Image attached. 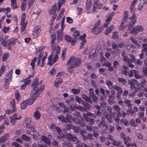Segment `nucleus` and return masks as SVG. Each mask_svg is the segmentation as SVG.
Instances as JSON below:
<instances>
[{
    "mask_svg": "<svg viewBox=\"0 0 147 147\" xmlns=\"http://www.w3.org/2000/svg\"><path fill=\"white\" fill-rule=\"evenodd\" d=\"M56 36L54 34H53L51 35V46L53 45V46H54V47H55V45L54 46L53 45V43L54 42V41L56 40Z\"/></svg>",
    "mask_w": 147,
    "mask_h": 147,
    "instance_id": "nucleus-49",
    "label": "nucleus"
},
{
    "mask_svg": "<svg viewBox=\"0 0 147 147\" xmlns=\"http://www.w3.org/2000/svg\"><path fill=\"white\" fill-rule=\"evenodd\" d=\"M8 134H5L0 138V143H3L5 142L8 138Z\"/></svg>",
    "mask_w": 147,
    "mask_h": 147,
    "instance_id": "nucleus-17",
    "label": "nucleus"
},
{
    "mask_svg": "<svg viewBox=\"0 0 147 147\" xmlns=\"http://www.w3.org/2000/svg\"><path fill=\"white\" fill-rule=\"evenodd\" d=\"M40 138L42 141L47 144L49 146L51 145V141L49 139L45 136H42Z\"/></svg>",
    "mask_w": 147,
    "mask_h": 147,
    "instance_id": "nucleus-10",
    "label": "nucleus"
},
{
    "mask_svg": "<svg viewBox=\"0 0 147 147\" xmlns=\"http://www.w3.org/2000/svg\"><path fill=\"white\" fill-rule=\"evenodd\" d=\"M13 73V71L12 70L10 71L8 73V74L6 76L5 78L9 79V80H10L12 78V74Z\"/></svg>",
    "mask_w": 147,
    "mask_h": 147,
    "instance_id": "nucleus-36",
    "label": "nucleus"
},
{
    "mask_svg": "<svg viewBox=\"0 0 147 147\" xmlns=\"http://www.w3.org/2000/svg\"><path fill=\"white\" fill-rule=\"evenodd\" d=\"M142 69L144 74L147 77V67H143L142 68Z\"/></svg>",
    "mask_w": 147,
    "mask_h": 147,
    "instance_id": "nucleus-60",
    "label": "nucleus"
},
{
    "mask_svg": "<svg viewBox=\"0 0 147 147\" xmlns=\"http://www.w3.org/2000/svg\"><path fill=\"white\" fill-rule=\"evenodd\" d=\"M11 107L12 108V112H13L16 110V105H15V99H13L10 102Z\"/></svg>",
    "mask_w": 147,
    "mask_h": 147,
    "instance_id": "nucleus-20",
    "label": "nucleus"
},
{
    "mask_svg": "<svg viewBox=\"0 0 147 147\" xmlns=\"http://www.w3.org/2000/svg\"><path fill=\"white\" fill-rule=\"evenodd\" d=\"M114 26L113 25H111L105 31V34L107 35L111 32L113 30L114 28Z\"/></svg>",
    "mask_w": 147,
    "mask_h": 147,
    "instance_id": "nucleus-22",
    "label": "nucleus"
},
{
    "mask_svg": "<svg viewBox=\"0 0 147 147\" xmlns=\"http://www.w3.org/2000/svg\"><path fill=\"white\" fill-rule=\"evenodd\" d=\"M136 15L135 14H133L129 18V19L130 21L129 23L130 27H133L136 22V19L135 18Z\"/></svg>",
    "mask_w": 147,
    "mask_h": 147,
    "instance_id": "nucleus-7",
    "label": "nucleus"
},
{
    "mask_svg": "<svg viewBox=\"0 0 147 147\" xmlns=\"http://www.w3.org/2000/svg\"><path fill=\"white\" fill-rule=\"evenodd\" d=\"M134 74L135 77L136 78L140 79L141 78V76L139 75V72L136 70L132 69L130 71V74H129V76H131Z\"/></svg>",
    "mask_w": 147,
    "mask_h": 147,
    "instance_id": "nucleus-9",
    "label": "nucleus"
},
{
    "mask_svg": "<svg viewBox=\"0 0 147 147\" xmlns=\"http://www.w3.org/2000/svg\"><path fill=\"white\" fill-rule=\"evenodd\" d=\"M16 0H11V6L12 9H14L18 7L17 5Z\"/></svg>",
    "mask_w": 147,
    "mask_h": 147,
    "instance_id": "nucleus-25",
    "label": "nucleus"
},
{
    "mask_svg": "<svg viewBox=\"0 0 147 147\" xmlns=\"http://www.w3.org/2000/svg\"><path fill=\"white\" fill-rule=\"evenodd\" d=\"M64 114H69L70 112V109L66 107L64 108L63 110L62 111Z\"/></svg>",
    "mask_w": 147,
    "mask_h": 147,
    "instance_id": "nucleus-41",
    "label": "nucleus"
},
{
    "mask_svg": "<svg viewBox=\"0 0 147 147\" xmlns=\"http://www.w3.org/2000/svg\"><path fill=\"white\" fill-rule=\"evenodd\" d=\"M83 105L85 107L88 109H90L91 108V106L88 103H86Z\"/></svg>",
    "mask_w": 147,
    "mask_h": 147,
    "instance_id": "nucleus-64",
    "label": "nucleus"
},
{
    "mask_svg": "<svg viewBox=\"0 0 147 147\" xmlns=\"http://www.w3.org/2000/svg\"><path fill=\"white\" fill-rule=\"evenodd\" d=\"M40 32V29L39 26H37L35 28L34 30V33L36 35H38L39 34Z\"/></svg>",
    "mask_w": 147,
    "mask_h": 147,
    "instance_id": "nucleus-35",
    "label": "nucleus"
},
{
    "mask_svg": "<svg viewBox=\"0 0 147 147\" xmlns=\"http://www.w3.org/2000/svg\"><path fill=\"white\" fill-rule=\"evenodd\" d=\"M106 84L109 87H111V89H112V88L113 86V84L109 80H107L106 81Z\"/></svg>",
    "mask_w": 147,
    "mask_h": 147,
    "instance_id": "nucleus-53",
    "label": "nucleus"
},
{
    "mask_svg": "<svg viewBox=\"0 0 147 147\" xmlns=\"http://www.w3.org/2000/svg\"><path fill=\"white\" fill-rule=\"evenodd\" d=\"M83 120V118H81L82 120H79L78 118H77L76 120L75 121L77 125H79L83 127L85 126V123L82 120Z\"/></svg>",
    "mask_w": 147,
    "mask_h": 147,
    "instance_id": "nucleus-14",
    "label": "nucleus"
},
{
    "mask_svg": "<svg viewBox=\"0 0 147 147\" xmlns=\"http://www.w3.org/2000/svg\"><path fill=\"white\" fill-rule=\"evenodd\" d=\"M58 118L61 121L63 122L66 123L68 122V121H66L65 117L64 116L61 115L59 116H58Z\"/></svg>",
    "mask_w": 147,
    "mask_h": 147,
    "instance_id": "nucleus-32",
    "label": "nucleus"
},
{
    "mask_svg": "<svg viewBox=\"0 0 147 147\" xmlns=\"http://www.w3.org/2000/svg\"><path fill=\"white\" fill-rule=\"evenodd\" d=\"M100 105L102 107L105 108L107 106V103L103 101H102L100 103Z\"/></svg>",
    "mask_w": 147,
    "mask_h": 147,
    "instance_id": "nucleus-58",
    "label": "nucleus"
},
{
    "mask_svg": "<svg viewBox=\"0 0 147 147\" xmlns=\"http://www.w3.org/2000/svg\"><path fill=\"white\" fill-rule=\"evenodd\" d=\"M82 62V61L80 58H76V57H71L68 61L67 64V65H69L71 63V68L73 69L79 66L80 65Z\"/></svg>",
    "mask_w": 147,
    "mask_h": 147,
    "instance_id": "nucleus-2",
    "label": "nucleus"
},
{
    "mask_svg": "<svg viewBox=\"0 0 147 147\" xmlns=\"http://www.w3.org/2000/svg\"><path fill=\"white\" fill-rule=\"evenodd\" d=\"M113 89L116 90L117 91V94H121L122 92V89L119 86L115 85L112 87Z\"/></svg>",
    "mask_w": 147,
    "mask_h": 147,
    "instance_id": "nucleus-19",
    "label": "nucleus"
},
{
    "mask_svg": "<svg viewBox=\"0 0 147 147\" xmlns=\"http://www.w3.org/2000/svg\"><path fill=\"white\" fill-rule=\"evenodd\" d=\"M103 30V27H100L99 28L97 29L96 30H95L94 34L96 35L99 34Z\"/></svg>",
    "mask_w": 147,
    "mask_h": 147,
    "instance_id": "nucleus-33",
    "label": "nucleus"
},
{
    "mask_svg": "<svg viewBox=\"0 0 147 147\" xmlns=\"http://www.w3.org/2000/svg\"><path fill=\"white\" fill-rule=\"evenodd\" d=\"M38 78H36L32 82L31 86L33 88H36L37 86L41 84V82L40 83L38 82Z\"/></svg>",
    "mask_w": 147,
    "mask_h": 147,
    "instance_id": "nucleus-12",
    "label": "nucleus"
},
{
    "mask_svg": "<svg viewBox=\"0 0 147 147\" xmlns=\"http://www.w3.org/2000/svg\"><path fill=\"white\" fill-rule=\"evenodd\" d=\"M136 2L133 1L130 6V10L132 13H134L135 10V5Z\"/></svg>",
    "mask_w": 147,
    "mask_h": 147,
    "instance_id": "nucleus-27",
    "label": "nucleus"
},
{
    "mask_svg": "<svg viewBox=\"0 0 147 147\" xmlns=\"http://www.w3.org/2000/svg\"><path fill=\"white\" fill-rule=\"evenodd\" d=\"M65 40L68 42H70L71 40V38L69 35H65Z\"/></svg>",
    "mask_w": 147,
    "mask_h": 147,
    "instance_id": "nucleus-47",
    "label": "nucleus"
},
{
    "mask_svg": "<svg viewBox=\"0 0 147 147\" xmlns=\"http://www.w3.org/2000/svg\"><path fill=\"white\" fill-rule=\"evenodd\" d=\"M27 24V22L26 21H25V23H22H22H20V25L21 26V29L22 32H23L24 31Z\"/></svg>",
    "mask_w": 147,
    "mask_h": 147,
    "instance_id": "nucleus-31",
    "label": "nucleus"
},
{
    "mask_svg": "<svg viewBox=\"0 0 147 147\" xmlns=\"http://www.w3.org/2000/svg\"><path fill=\"white\" fill-rule=\"evenodd\" d=\"M40 92L38 90L37 88H33L32 91L31 95L32 96V98L30 99L31 100H33L34 102L36 98L40 94Z\"/></svg>",
    "mask_w": 147,
    "mask_h": 147,
    "instance_id": "nucleus-3",
    "label": "nucleus"
},
{
    "mask_svg": "<svg viewBox=\"0 0 147 147\" xmlns=\"http://www.w3.org/2000/svg\"><path fill=\"white\" fill-rule=\"evenodd\" d=\"M122 142L120 141H116L113 140L112 142V144L115 146H119V147H124L122 144Z\"/></svg>",
    "mask_w": 147,
    "mask_h": 147,
    "instance_id": "nucleus-15",
    "label": "nucleus"
},
{
    "mask_svg": "<svg viewBox=\"0 0 147 147\" xmlns=\"http://www.w3.org/2000/svg\"><path fill=\"white\" fill-rule=\"evenodd\" d=\"M26 18L25 13H23L22 14L21 17V23L22 24V23H25V20Z\"/></svg>",
    "mask_w": 147,
    "mask_h": 147,
    "instance_id": "nucleus-56",
    "label": "nucleus"
},
{
    "mask_svg": "<svg viewBox=\"0 0 147 147\" xmlns=\"http://www.w3.org/2000/svg\"><path fill=\"white\" fill-rule=\"evenodd\" d=\"M22 81L23 82H24V84L27 85L28 84H29L30 83L31 80L30 79L26 78L24 80H23Z\"/></svg>",
    "mask_w": 147,
    "mask_h": 147,
    "instance_id": "nucleus-52",
    "label": "nucleus"
},
{
    "mask_svg": "<svg viewBox=\"0 0 147 147\" xmlns=\"http://www.w3.org/2000/svg\"><path fill=\"white\" fill-rule=\"evenodd\" d=\"M143 30V27L140 25H137L134 27L130 31L129 33L136 34Z\"/></svg>",
    "mask_w": 147,
    "mask_h": 147,
    "instance_id": "nucleus-4",
    "label": "nucleus"
},
{
    "mask_svg": "<svg viewBox=\"0 0 147 147\" xmlns=\"http://www.w3.org/2000/svg\"><path fill=\"white\" fill-rule=\"evenodd\" d=\"M65 128L67 130H69L71 129H73L74 125L72 124H66L65 125Z\"/></svg>",
    "mask_w": 147,
    "mask_h": 147,
    "instance_id": "nucleus-43",
    "label": "nucleus"
},
{
    "mask_svg": "<svg viewBox=\"0 0 147 147\" xmlns=\"http://www.w3.org/2000/svg\"><path fill=\"white\" fill-rule=\"evenodd\" d=\"M11 146H14L15 147H22V146L21 145L16 142H12L11 144Z\"/></svg>",
    "mask_w": 147,
    "mask_h": 147,
    "instance_id": "nucleus-57",
    "label": "nucleus"
},
{
    "mask_svg": "<svg viewBox=\"0 0 147 147\" xmlns=\"http://www.w3.org/2000/svg\"><path fill=\"white\" fill-rule=\"evenodd\" d=\"M130 124L132 126L134 127H136L137 125L136 124L135 121L133 119H131L130 121Z\"/></svg>",
    "mask_w": 147,
    "mask_h": 147,
    "instance_id": "nucleus-63",
    "label": "nucleus"
},
{
    "mask_svg": "<svg viewBox=\"0 0 147 147\" xmlns=\"http://www.w3.org/2000/svg\"><path fill=\"white\" fill-rule=\"evenodd\" d=\"M62 145L64 147H72V144L69 142H63L62 143Z\"/></svg>",
    "mask_w": 147,
    "mask_h": 147,
    "instance_id": "nucleus-45",
    "label": "nucleus"
},
{
    "mask_svg": "<svg viewBox=\"0 0 147 147\" xmlns=\"http://www.w3.org/2000/svg\"><path fill=\"white\" fill-rule=\"evenodd\" d=\"M26 127L29 129H31L32 126L31 119L28 118H26L25 119Z\"/></svg>",
    "mask_w": 147,
    "mask_h": 147,
    "instance_id": "nucleus-11",
    "label": "nucleus"
},
{
    "mask_svg": "<svg viewBox=\"0 0 147 147\" xmlns=\"http://www.w3.org/2000/svg\"><path fill=\"white\" fill-rule=\"evenodd\" d=\"M9 56V54L7 53H4L3 56L2 61L3 62L5 61Z\"/></svg>",
    "mask_w": 147,
    "mask_h": 147,
    "instance_id": "nucleus-42",
    "label": "nucleus"
},
{
    "mask_svg": "<svg viewBox=\"0 0 147 147\" xmlns=\"http://www.w3.org/2000/svg\"><path fill=\"white\" fill-rule=\"evenodd\" d=\"M118 81L119 82L122 83L124 85L127 83L126 81L124 78H118Z\"/></svg>",
    "mask_w": 147,
    "mask_h": 147,
    "instance_id": "nucleus-44",
    "label": "nucleus"
},
{
    "mask_svg": "<svg viewBox=\"0 0 147 147\" xmlns=\"http://www.w3.org/2000/svg\"><path fill=\"white\" fill-rule=\"evenodd\" d=\"M70 109L72 111L76 110L78 108V107L75 105H71L70 106Z\"/></svg>",
    "mask_w": 147,
    "mask_h": 147,
    "instance_id": "nucleus-62",
    "label": "nucleus"
},
{
    "mask_svg": "<svg viewBox=\"0 0 147 147\" xmlns=\"http://www.w3.org/2000/svg\"><path fill=\"white\" fill-rule=\"evenodd\" d=\"M33 103V100L30 99L26 101H23L21 104V107L22 109H25L28 105H30Z\"/></svg>",
    "mask_w": 147,
    "mask_h": 147,
    "instance_id": "nucleus-5",
    "label": "nucleus"
},
{
    "mask_svg": "<svg viewBox=\"0 0 147 147\" xmlns=\"http://www.w3.org/2000/svg\"><path fill=\"white\" fill-rule=\"evenodd\" d=\"M83 98L87 102L92 104L93 102L91 98L85 94H83L82 95Z\"/></svg>",
    "mask_w": 147,
    "mask_h": 147,
    "instance_id": "nucleus-18",
    "label": "nucleus"
},
{
    "mask_svg": "<svg viewBox=\"0 0 147 147\" xmlns=\"http://www.w3.org/2000/svg\"><path fill=\"white\" fill-rule=\"evenodd\" d=\"M52 144L53 146V147H55L56 146H58V143L56 140H53V141L51 142V144Z\"/></svg>",
    "mask_w": 147,
    "mask_h": 147,
    "instance_id": "nucleus-54",
    "label": "nucleus"
},
{
    "mask_svg": "<svg viewBox=\"0 0 147 147\" xmlns=\"http://www.w3.org/2000/svg\"><path fill=\"white\" fill-rule=\"evenodd\" d=\"M103 118H102L101 121L100 122V124L103 127H105V129H106L107 128V126L106 125L105 121L103 120Z\"/></svg>",
    "mask_w": 147,
    "mask_h": 147,
    "instance_id": "nucleus-38",
    "label": "nucleus"
},
{
    "mask_svg": "<svg viewBox=\"0 0 147 147\" xmlns=\"http://www.w3.org/2000/svg\"><path fill=\"white\" fill-rule=\"evenodd\" d=\"M52 48L53 52L49 57L48 62V64L50 66H52L56 61L60 50V48L56 44L55 45L54 47L52 45Z\"/></svg>",
    "mask_w": 147,
    "mask_h": 147,
    "instance_id": "nucleus-1",
    "label": "nucleus"
},
{
    "mask_svg": "<svg viewBox=\"0 0 147 147\" xmlns=\"http://www.w3.org/2000/svg\"><path fill=\"white\" fill-rule=\"evenodd\" d=\"M120 123L121 124H123L125 126H127L129 124L128 122L126 119H121L120 120Z\"/></svg>",
    "mask_w": 147,
    "mask_h": 147,
    "instance_id": "nucleus-40",
    "label": "nucleus"
},
{
    "mask_svg": "<svg viewBox=\"0 0 147 147\" xmlns=\"http://www.w3.org/2000/svg\"><path fill=\"white\" fill-rule=\"evenodd\" d=\"M76 144V147H89L87 145L79 141L77 142Z\"/></svg>",
    "mask_w": 147,
    "mask_h": 147,
    "instance_id": "nucleus-21",
    "label": "nucleus"
},
{
    "mask_svg": "<svg viewBox=\"0 0 147 147\" xmlns=\"http://www.w3.org/2000/svg\"><path fill=\"white\" fill-rule=\"evenodd\" d=\"M34 117L36 119H38L40 116V114L38 111H35L34 113Z\"/></svg>",
    "mask_w": 147,
    "mask_h": 147,
    "instance_id": "nucleus-28",
    "label": "nucleus"
},
{
    "mask_svg": "<svg viewBox=\"0 0 147 147\" xmlns=\"http://www.w3.org/2000/svg\"><path fill=\"white\" fill-rule=\"evenodd\" d=\"M105 117L107 119L108 121L110 123H111L113 121V120L111 117L109 115L107 114L105 116Z\"/></svg>",
    "mask_w": 147,
    "mask_h": 147,
    "instance_id": "nucleus-51",
    "label": "nucleus"
},
{
    "mask_svg": "<svg viewBox=\"0 0 147 147\" xmlns=\"http://www.w3.org/2000/svg\"><path fill=\"white\" fill-rule=\"evenodd\" d=\"M118 37L119 36L117 32L116 31L113 32L112 35V38L113 39H115L118 38Z\"/></svg>",
    "mask_w": 147,
    "mask_h": 147,
    "instance_id": "nucleus-50",
    "label": "nucleus"
},
{
    "mask_svg": "<svg viewBox=\"0 0 147 147\" xmlns=\"http://www.w3.org/2000/svg\"><path fill=\"white\" fill-rule=\"evenodd\" d=\"M62 78L61 77L57 78L55 81L54 86L57 87L62 83Z\"/></svg>",
    "mask_w": 147,
    "mask_h": 147,
    "instance_id": "nucleus-13",
    "label": "nucleus"
},
{
    "mask_svg": "<svg viewBox=\"0 0 147 147\" xmlns=\"http://www.w3.org/2000/svg\"><path fill=\"white\" fill-rule=\"evenodd\" d=\"M19 94L18 91L16 90L15 92V97L16 99L18 101L20 99L19 97Z\"/></svg>",
    "mask_w": 147,
    "mask_h": 147,
    "instance_id": "nucleus-59",
    "label": "nucleus"
},
{
    "mask_svg": "<svg viewBox=\"0 0 147 147\" xmlns=\"http://www.w3.org/2000/svg\"><path fill=\"white\" fill-rule=\"evenodd\" d=\"M86 9L88 10L92 6V1L91 0H87L86 2Z\"/></svg>",
    "mask_w": 147,
    "mask_h": 147,
    "instance_id": "nucleus-26",
    "label": "nucleus"
},
{
    "mask_svg": "<svg viewBox=\"0 0 147 147\" xmlns=\"http://www.w3.org/2000/svg\"><path fill=\"white\" fill-rule=\"evenodd\" d=\"M139 117L142 119L144 122L146 121V118L144 117V113L143 112H140L139 114Z\"/></svg>",
    "mask_w": 147,
    "mask_h": 147,
    "instance_id": "nucleus-24",
    "label": "nucleus"
},
{
    "mask_svg": "<svg viewBox=\"0 0 147 147\" xmlns=\"http://www.w3.org/2000/svg\"><path fill=\"white\" fill-rule=\"evenodd\" d=\"M123 61L126 62H131V60H130L129 58H128L126 56L123 57H122Z\"/></svg>",
    "mask_w": 147,
    "mask_h": 147,
    "instance_id": "nucleus-55",
    "label": "nucleus"
},
{
    "mask_svg": "<svg viewBox=\"0 0 147 147\" xmlns=\"http://www.w3.org/2000/svg\"><path fill=\"white\" fill-rule=\"evenodd\" d=\"M73 35L74 37V39H78L80 35V33L79 31L77 30L74 32Z\"/></svg>",
    "mask_w": 147,
    "mask_h": 147,
    "instance_id": "nucleus-34",
    "label": "nucleus"
},
{
    "mask_svg": "<svg viewBox=\"0 0 147 147\" xmlns=\"http://www.w3.org/2000/svg\"><path fill=\"white\" fill-rule=\"evenodd\" d=\"M130 40L132 42L134 43L136 46H137L138 48L140 47V45L137 42L136 40L133 37H131Z\"/></svg>",
    "mask_w": 147,
    "mask_h": 147,
    "instance_id": "nucleus-39",
    "label": "nucleus"
},
{
    "mask_svg": "<svg viewBox=\"0 0 147 147\" xmlns=\"http://www.w3.org/2000/svg\"><path fill=\"white\" fill-rule=\"evenodd\" d=\"M27 3V0H24L21 5V9L22 11L25 10Z\"/></svg>",
    "mask_w": 147,
    "mask_h": 147,
    "instance_id": "nucleus-37",
    "label": "nucleus"
},
{
    "mask_svg": "<svg viewBox=\"0 0 147 147\" xmlns=\"http://www.w3.org/2000/svg\"><path fill=\"white\" fill-rule=\"evenodd\" d=\"M80 91L81 90L79 89H77L73 88L71 89V92L74 94H78L80 92Z\"/></svg>",
    "mask_w": 147,
    "mask_h": 147,
    "instance_id": "nucleus-46",
    "label": "nucleus"
},
{
    "mask_svg": "<svg viewBox=\"0 0 147 147\" xmlns=\"http://www.w3.org/2000/svg\"><path fill=\"white\" fill-rule=\"evenodd\" d=\"M124 102L128 108H131L132 107V104L131 103V101L129 100L125 99L124 101Z\"/></svg>",
    "mask_w": 147,
    "mask_h": 147,
    "instance_id": "nucleus-23",
    "label": "nucleus"
},
{
    "mask_svg": "<svg viewBox=\"0 0 147 147\" xmlns=\"http://www.w3.org/2000/svg\"><path fill=\"white\" fill-rule=\"evenodd\" d=\"M61 24V30H58L57 32V40L59 42H60L62 40V37L63 35L62 32V30L63 29V28H62V23Z\"/></svg>",
    "mask_w": 147,
    "mask_h": 147,
    "instance_id": "nucleus-8",
    "label": "nucleus"
},
{
    "mask_svg": "<svg viewBox=\"0 0 147 147\" xmlns=\"http://www.w3.org/2000/svg\"><path fill=\"white\" fill-rule=\"evenodd\" d=\"M131 139L130 138L127 136L123 140V141L125 144H130Z\"/></svg>",
    "mask_w": 147,
    "mask_h": 147,
    "instance_id": "nucleus-30",
    "label": "nucleus"
},
{
    "mask_svg": "<svg viewBox=\"0 0 147 147\" xmlns=\"http://www.w3.org/2000/svg\"><path fill=\"white\" fill-rule=\"evenodd\" d=\"M7 44H8V46L10 47L11 46H13L15 44V42L13 40H9V42H8Z\"/></svg>",
    "mask_w": 147,
    "mask_h": 147,
    "instance_id": "nucleus-61",
    "label": "nucleus"
},
{
    "mask_svg": "<svg viewBox=\"0 0 147 147\" xmlns=\"http://www.w3.org/2000/svg\"><path fill=\"white\" fill-rule=\"evenodd\" d=\"M21 138L24 140L28 142H31V138L26 135H23L21 136Z\"/></svg>",
    "mask_w": 147,
    "mask_h": 147,
    "instance_id": "nucleus-29",
    "label": "nucleus"
},
{
    "mask_svg": "<svg viewBox=\"0 0 147 147\" xmlns=\"http://www.w3.org/2000/svg\"><path fill=\"white\" fill-rule=\"evenodd\" d=\"M86 130L89 131H93V127L90 125H86Z\"/></svg>",
    "mask_w": 147,
    "mask_h": 147,
    "instance_id": "nucleus-48",
    "label": "nucleus"
},
{
    "mask_svg": "<svg viewBox=\"0 0 147 147\" xmlns=\"http://www.w3.org/2000/svg\"><path fill=\"white\" fill-rule=\"evenodd\" d=\"M67 136L68 139L70 140H72L73 141L76 142L78 140V139L76 136L70 134H67Z\"/></svg>",
    "mask_w": 147,
    "mask_h": 147,
    "instance_id": "nucleus-16",
    "label": "nucleus"
},
{
    "mask_svg": "<svg viewBox=\"0 0 147 147\" xmlns=\"http://www.w3.org/2000/svg\"><path fill=\"white\" fill-rule=\"evenodd\" d=\"M9 40L8 37L7 36H5L3 39L2 37H0V41L1 42L2 45L5 47L8 46V44L7 43L9 42Z\"/></svg>",
    "mask_w": 147,
    "mask_h": 147,
    "instance_id": "nucleus-6",
    "label": "nucleus"
}]
</instances>
